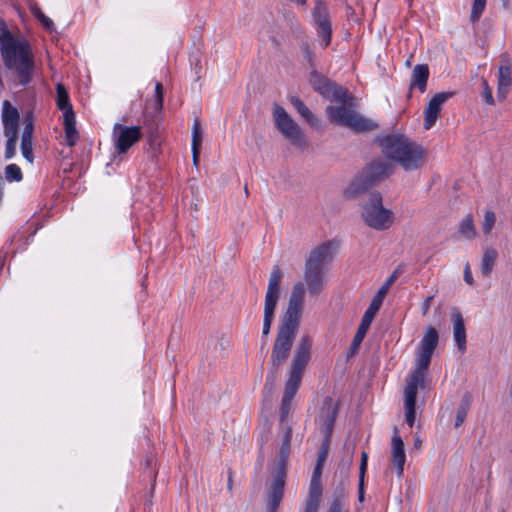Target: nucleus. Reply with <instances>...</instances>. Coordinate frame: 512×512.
<instances>
[{"mask_svg":"<svg viewBox=\"0 0 512 512\" xmlns=\"http://www.w3.org/2000/svg\"><path fill=\"white\" fill-rule=\"evenodd\" d=\"M244 193H246V195H248V188H247V186H245Z\"/></svg>","mask_w":512,"mask_h":512,"instance_id":"obj_62","label":"nucleus"},{"mask_svg":"<svg viewBox=\"0 0 512 512\" xmlns=\"http://www.w3.org/2000/svg\"><path fill=\"white\" fill-rule=\"evenodd\" d=\"M302 53H303V56L304 58L312 65V50L310 49L308 43H303L302 46Z\"/></svg>","mask_w":512,"mask_h":512,"instance_id":"obj_47","label":"nucleus"},{"mask_svg":"<svg viewBox=\"0 0 512 512\" xmlns=\"http://www.w3.org/2000/svg\"><path fill=\"white\" fill-rule=\"evenodd\" d=\"M311 346V338L303 336L295 349L280 406L281 423L287 420L290 413L292 400L300 387L304 371L310 360Z\"/></svg>","mask_w":512,"mask_h":512,"instance_id":"obj_5","label":"nucleus"},{"mask_svg":"<svg viewBox=\"0 0 512 512\" xmlns=\"http://www.w3.org/2000/svg\"><path fill=\"white\" fill-rule=\"evenodd\" d=\"M304 289L311 297L318 296L325 286V271L304 267ZM302 283V281H300Z\"/></svg>","mask_w":512,"mask_h":512,"instance_id":"obj_20","label":"nucleus"},{"mask_svg":"<svg viewBox=\"0 0 512 512\" xmlns=\"http://www.w3.org/2000/svg\"><path fill=\"white\" fill-rule=\"evenodd\" d=\"M338 414V406L332 400L327 397L324 400V405L319 416L320 431L324 436L326 444H329L330 437L333 432L334 424Z\"/></svg>","mask_w":512,"mask_h":512,"instance_id":"obj_16","label":"nucleus"},{"mask_svg":"<svg viewBox=\"0 0 512 512\" xmlns=\"http://www.w3.org/2000/svg\"><path fill=\"white\" fill-rule=\"evenodd\" d=\"M309 82L316 92L329 100L341 104H346L349 100L347 89L319 74L317 71L311 72Z\"/></svg>","mask_w":512,"mask_h":512,"instance_id":"obj_13","label":"nucleus"},{"mask_svg":"<svg viewBox=\"0 0 512 512\" xmlns=\"http://www.w3.org/2000/svg\"><path fill=\"white\" fill-rule=\"evenodd\" d=\"M0 51L6 68L15 71L21 86H27L33 79L35 68L30 44L27 41L18 40L2 19H0Z\"/></svg>","mask_w":512,"mask_h":512,"instance_id":"obj_2","label":"nucleus"},{"mask_svg":"<svg viewBox=\"0 0 512 512\" xmlns=\"http://www.w3.org/2000/svg\"><path fill=\"white\" fill-rule=\"evenodd\" d=\"M148 143H149L150 147L153 149H155L156 147H158L160 145L159 139H158L157 135H155V134H151L148 137Z\"/></svg>","mask_w":512,"mask_h":512,"instance_id":"obj_50","label":"nucleus"},{"mask_svg":"<svg viewBox=\"0 0 512 512\" xmlns=\"http://www.w3.org/2000/svg\"><path fill=\"white\" fill-rule=\"evenodd\" d=\"M496 222V216L493 211H486L484 215V221H483V232L485 234H489Z\"/></svg>","mask_w":512,"mask_h":512,"instance_id":"obj_42","label":"nucleus"},{"mask_svg":"<svg viewBox=\"0 0 512 512\" xmlns=\"http://www.w3.org/2000/svg\"><path fill=\"white\" fill-rule=\"evenodd\" d=\"M202 143V131L199 120H195L193 124L192 131V154H193V162L195 165L198 164L199 161V153L200 147Z\"/></svg>","mask_w":512,"mask_h":512,"instance_id":"obj_31","label":"nucleus"},{"mask_svg":"<svg viewBox=\"0 0 512 512\" xmlns=\"http://www.w3.org/2000/svg\"><path fill=\"white\" fill-rule=\"evenodd\" d=\"M326 113L333 123L348 127L356 132H367L377 128L372 120L344 106H328Z\"/></svg>","mask_w":512,"mask_h":512,"instance_id":"obj_11","label":"nucleus"},{"mask_svg":"<svg viewBox=\"0 0 512 512\" xmlns=\"http://www.w3.org/2000/svg\"><path fill=\"white\" fill-rule=\"evenodd\" d=\"M305 289L301 282H296L291 290L287 309L280 321L276 338L274 340L271 356L270 370L279 372L281 366L290 356L304 308Z\"/></svg>","mask_w":512,"mask_h":512,"instance_id":"obj_1","label":"nucleus"},{"mask_svg":"<svg viewBox=\"0 0 512 512\" xmlns=\"http://www.w3.org/2000/svg\"><path fill=\"white\" fill-rule=\"evenodd\" d=\"M433 296H428L422 304V313L426 315L431 307V303L433 301Z\"/></svg>","mask_w":512,"mask_h":512,"instance_id":"obj_49","label":"nucleus"},{"mask_svg":"<svg viewBox=\"0 0 512 512\" xmlns=\"http://www.w3.org/2000/svg\"><path fill=\"white\" fill-rule=\"evenodd\" d=\"M273 119L276 128L294 146L303 148L306 146L305 137L299 125L290 117L286 110L279 104H273Z\"/></svg>","mask_w":512,"mask_h":512,"instance_id":"obj_12","label":"nucleus"},{"mask_svg":"<svg viewBox=\"0 0 512 512\" xmlns=\"http://www.w3.org/2000/svg\"><path fill=\"white\" fill-rule=\"evenodd\" d=\"M154 464V458L152 456H148L145 460V466L147 468H151Z\"/></svg>","mask_w":512,"mask_h":512,"instance_id":"obj_56","label":"nucleus"},{"mask_svg":"<svg viewBox=\"0 0 512 512\" xmlns=\"http://www.w3.org/2000/svg\"><path fill=\"white\" fill-rule=\"evenodd\" d=\"M343 505L344 504H340L337 501L332 502L328 512H347V511H342Z\"/></svg>","mask_w":512,"mask_h":512,"instance_id":"obj_51","label":"nucleus"},{"mask_svg":"<svg viewBox=\"0 0 512 512\" xmlns=\"http://www.w3.org/2000/svg\"><path fill=\"white\" fill-rule=\"evenodd\" d=\"M429 77V68L427 64H418L414 67L412 76L410 89L416 87L420 92H425L427 87V81Z\"/></svg>","mask_w":512,"mask_h":512,"instance_id":"obj_25","label":"nucleus"},{"mask_svg":"<svg viewBox=\"0 0 512 512\" xmlns=\"http://www.w3.org/2000/svg\"><path fill=\"white\" fill-rule=\"evenodd\" d=\"M353 464V457L351 454H346L340 460L336 472L334 474V479H342L349 481V471Z\"/></svg>","mask_w":512,"mask_h":512,"instance_id":"obj_32","label":"nucleus"},{"mask_svg":"<svg viewBox=\"0 0 512 512\" xmlns=\"http://www.w3.org/2000/svg\"><path fill=\"white\" fill-rule=\"evenodd\" d=\"M482 87H483L482 96H483L485 102L489 105H493L495 101H494V98L492 95V89L489 87L488 82L485 79H482Z\"/></svg>","mask_w":512,"mask_h":512,"instance_id":"obj_44","label":"nucleus"},{"mask_svg":"<svg viewBox=\"0 0 512 512\" xmlns=\"http://www.w3.org/2000/svg\"><path fill=\"white\" fill-rule=\"evenodd\" d=\"M64 128L66 135V143L72 147L78 140V132L76 130L75 114L64 115Z\"/></svg>","mask_w":512,"mask_h":512,"instance_id":"obj_28","label":"nucleus"},{"mask_svg":"<svg viewBox=\"0 0 512 512\" xmlns=\"http://www.w3.org/2000/svg\"><path fill=\"white\" fill-rule=\"evenodd\" d=\"M453 321V337L456 342L457 348L461 353L466 350V329L462 314L458 310L452 313Z\"/></svg>","mask_w":512,"mask_h":512,"instance_id":"obj_24","label":"nucleus"},{"mask_svg":"<svg viewBox=\"0 0 512 512\" xmlns=\"http://www.w3.org/2000/svg\"><path fill=\"white\" fill-rule=\"evenodd\" d=\"M383 153L405 171L420 169L426 161L425 149L403 135H387L381 139Z\"/></svg>","mask_w":512,"mask_h":512,"instance_id":"obj_3","label":"nucleus"},{"mask_svg":"<svg viewBox=\"0 0 512 512\" xmlns=\"http://www.w3.org/2000/svg\"><path fill=\"white\" fill-rule=\"evenodd\" d=\"M283 272L278 265L274 266L269 277L267 291L264 303V317L262 327V337L269 335L274 320L275 310L281 294V281Z\"/></svg>","mask_w":512,"mask_h":512,"instance_id":"obj_10","label":"nucleus"},{"mask_svg":"<svg viewBox=\"0 0 512 512\" xmlns=\"http://www.w3.org/2000/svg\"><path fill=\"white\" fill-rule=\"evenodd\" d=\"M312 18L316 26L318 36L322 39L324 47L331 43L332 24L327 6L320 0L315 2Z\"/></svg>","mask_w":512,"mask_h":512,"instance_id":"obj_15","label":"nucleus"},{"mask_svg":"<svg viewBox=\"0 0 512 512\" xmlns=\"http://www.w3.org/2000/svg\"><path fill=\"white\" fill-rule=\"evenodd\" d=\"M438 341V331L434 327H428L416 351V368L405 387V406H416L417 389L424 384L425 372L429 368Z\"/></svg>","mask_w":512,"mask_h":512,"instance_id":"obj_4","label":"nucleus"},{"mask_svg":"<svg viewBox=\"0 0 512 512\" xmlns=\"http://www.w3.org/2000/svg\"><path fill=\"white\" fill-rule=\"evenodd\" d=\"M501 2H502V6L505 10L510 9V0H501Z\"/></svg>","mask_w":512,"mask_h":512,"instance_id":"obj_57","label":"nucleus"},{"mask_svg":"<svg viewBox=\"0 0 512 512\" xmlns=\"http://www.w3.org/2000/svg\"><path fill=\"white\" fill-rule=\"evenodd\" d=\"M328 446L329 444H326L324 439L322 443V450L318 455L317 464L324 465V462L326 461L327 458Z\"/></svg>","mask_w":512,"mask_h":512,"instance_id":"obj_46","label":"nucleus"},{"mask_svg":"<svg viewBox=\"0 0 512 512\" xmlns=\"http://www.w3.org/2000/svg\"><path fill=\"white\" fill-rule=\"evenodd\" d=\"M155 110L159 111L163 107V85L160 82L155 86Z\"/></svg>","mask_w":512,"mask_h":512,"instance_id":"obj_43","label":"nucleus"},{"mask_svg":"<svg viewBox=\"0 0 512 512\" xmlns=\"http://www.w3.org/2000/svg\"><path fill=\"white\" fill-rule=\"evenodd\" d=\"M19 119L18 110L8 100H5L2 109L4 132H19Z\"/></svg>","mask_w":512,"mask_h":512,"instance_id":"obj_23","label":"nucleus"},{"mask_svg":"<svg viewBox=\"0 0 512 512\" xmlns=\"http://www.w3.org/2000/svg\"><path fill=\"white\" fill-rule=\"evenodd\" d=\"M421 444H422V441L420 440V438L416 437L414 440V447L418 449L421 447Z\"/></svg>","mask_w":512,"mask_h":512,"instance_id":"obj_58","label":"nucleus"},{"mask_svg":"<svg viewBox=\"0 0 512 512\" xmlns=\"http://www.w3.org/2000/svg\"><path fill=\"white\" fill-rule=\"evenodd\" d=\"M367 469V463L361 462L360 463V469H359V480H362V483H364V476Z\"/></svg>","mask_w":512,"mask_h":512,"instance_id":"obj_53","label":"nucleus"},{"mask_svg":"<svg viewBox=\"0 0 512 512\" xmlns=\"http://www.w3.org/2000/svg\"><path fill=\"white\" fill-rule=\"evenodd\" d=\"M405 417L407 424L412 427L416 418L415 406H405Z\"/></svg>","mask_w":512,"mask_h":512,"instance_id":"obj_45","label":"nucleus"},{"mask_svg":"<svg viewBox=\"0 0 512 512\" xmlns=\"http://www.w3.org/2000/svg\"><path fill=\"white\" fill-rule=\"evenodd\" d=\"M323 465L317 464L314 467L313 474L311 477L308 496L305 501L307 504H312L316 506H320L323 487L321 484V475H322Z\"/></svg>","mask_w":512,"mask_h":512,"instance_id":"obj_22","label":"nucleus"},{"mask_svg":"<svg viewBox=\"0 0 512 512\" xmlns=\"http://www.w3.org/2000/svg\"><path fill=\"white\" fill-rule=\"evenodd\" d=\"M391 465L396 469L397 475L401 477L404 471V464L406 462V454L404 449V442L399 435L397 427H394L393 436L391 441Z\"/></svg>","mask_w":512,"mask_h":512,"instance_id":"obj_19","label":"nucleus"},{"mask_svg":"<svg viewBox=\"0 0 512 512\" xmlns=\"http://www.w3.org/2000/svg\"><path fill=\"white\" fill-rule=\"evenodd\" d=\"M291 104L297 110V112L311 125L317 127L319 125L318 119L314 114L305 106L303 101L298 97H291Z\"/></svg>","mask_w":512,"mask_h":512,"instance_id":"obj_29","label":"nucleus"},{"mask_svg":"<svg viewBox=\"0 0 512 512\" xmlns=\"http://www.w3.org/2000/svg\"><path fill=\"white\" fill-rule=\"evenodd\" d=\"M454 92H440L432 97L424 111V127L430 129L437 121L442 105L451 97Z\"/></svg>","mask_w":512,"mask_h":512,"instance_id":"obj_18","label":"nucleus"},{"mask_svg":"<svg viewBox=\"0 0 512 512\" xmlns=\"http://www.w3.org/2000/svg\"><path fill=\"white\" fill-rule=\"evenodd\" d=\"M471 403H472V395L470 392H466L463 395L461 402L457 408L456 420H455V425H454L455 428H458L465 421V418L470 409Z\"/></svg>","mask_w":512,"mask_h":512,"instance_id":"obj_30","label":"nucleus"},{"mask_svg":"<svg viewBox=\"0 0 512 512\" xmlns=\"http://www.w3.org/2000/svg\"><path fill=\"white\" fill-rule=\"evenodd\" d=\"M497 257H498V252L495 248H493V247L485 248V250L483 252V256H482V261H481V273L483 276H485V277L490 276L492 269L495 265V262L497 260Z\"/></svg>","mask_w":512,"mask_h":512,"instance_id":"obj_27","label":"nucleus"},{"mask_svg":"<svg viewBox=\"0 0 512 512\" xmlns=\"http://www.w3.org/2000/svg\"><path fill=\"white\" fill-rule=\"evenodd\" d=\"M150 477L153 479V481H155V479H156V472L155 471H150Z\"/></svg>","mask_w":512,"mask_h":512,"instance_id":"obj_61","label":"nucleus"},{"mask_svg":"<svg viewBox=\"0 0 512 512\" xmlns=\"http://www.w3.org/2000/svg\"><path fill=\"white\" fill-rule=\"evenodd\" d=\"M21 153L29 163H33L34 155L32 148V140H21Z\"/></svg>","mask_w":512,"mask_h":512,"instance_id":"obj_41","label":"nucleus"},{"mask_svg":"<svg viewBox=\"0 0 512 512\" xmlns=\"http://www.w3.org/2000/svg\"><path fill=\"white\" fill-rule=\"evenodd\" d=\"M5 180L8 182H20L23 179V174L17 164H9L4 170Z\"/></svg>","mask_w":512,"mask_h":512,"instance_id":"obj_36","label":"nucleus"},{"mask_svg":"<svg viewBox=\"0 0 512 512\" xmlns=\"http://www.w3.org/2000/svg\"><path fill=\"white\" fill-rule=\"evenodd\" d=\"M319 507L320 506L305 503L303 512H318Z\"/></svg>","mask_w":512,"mask_h":512,"instance_id":"obj_55","label":"nucleus"},{"mask_svg":"<svg viewBox=\"0 0 512 512\" xmlns=\"http://www.w3.org/2000/svg\"><path fill=\"white\" fill-rule=\"evenodd\" d=\"M464 280L469 285H473V283H474V279L472 276V272H471L469 263H466V265L464 267Z\"/></svg>","mask_w":512,"mask_h":512,"instance_id":"obj_48","label":"nucleus"},{"mask_svg":"<svg viewBox=\"0 0 512 512\" xmlns=\"http://www.w3.org/2000/svg\"><path fill=\"white\" fill-rule=\"evenodd\" d=\"M367 469V463L361 462L360 463V469H359V480H362V483H364V476Z\"/></svg>","mask_w":512,"mask_h":512,"instance_id":"obj_54","label":"nucleus"},{"mask_svg":"<svg viewBox=\"0 0 512 512\" xmlns=\"http://www.w3.org/2000/svg\"><path fill=\"white\" fill-rule=\"evenodd\" d=\"M392 172L393 165L391 163L383 160L373 161L351 181L350 185L345 190V195L347 197H356L376 183L384 180Z\"/></svg>","mask_w":512,"mask_h":512,"instance_id":"obj_7","label":"nucleus"},{"mask_svg":"<svg viewBox=\"0 0 512 512\" xmlns=\"http://www.w3.org/2000/svg\"><path fill=\"white\" fill-rule=\"evenodd\" d=\"M18 134L19 132H4V135L7 137L4 153V158L6 160L12 159L16 154Z\"/></svg>","mask_w":512,"mask_h":512,"instance_id":"obj_35","label":"nucleus"},{"mask_svg":"<svg viewBox=\"0 0 512 512\" xmlns=\"http://www.w3.org/2000/svg\"><path fill=\"white\" fill-rule=\"evenodd\" d=\"M32 14L38 19V21L48 32H52L54 30L53 21L47 17L39 7H33Z\"/></svg>","mask_w":512,"mask_h":512,"instance_id":"obj_37","label":"nucleus"},{"mask_svg":"<svg viewBox=\"0 0 512 512\" xmlns=\"http://www.w3.org/2000/svg\"><path fill=\"white\" fill-rule=\"evenodd\" d=\"M361 217L365 224L375 230H386L393 224V212L384 208L382 195L372 192L362 205Z\"/></svg>","mask_w":512,"mask_h":512,"instance_id":"obj_9","label":"nucleus"},{"mask_svg":"<svg viewBox=\"0 0 512 512\" xmlns=\"http://www.w3.org/2000/svg\"><path fill=\"white\" fill-rule=\"evenodd\" d=\"M33 131H34V125H33V118L32 115H27L25 119V126L22 132L21 140H32L33 138Z\"/></svg>","mask_w":512,"mask_h":512,"instance_id":"obj_40","label":"nucleus"},{"mask_svg":"<svg viewBox=\"0 0 512 512\" xmlns=\"http://www.w3.org/2000/svg\"><path fill=\"white\" fill-rule=\"evenodd\" d=\"M459 233L465 239H473L476 236V230L473 223L471 214L466 215L459 224Z\"/></svg>","mask_w":512,"mask_h":512,"instance_id":"obj_34","label":"nucleus"},{"mask_svg":"<svg viewBox=\"0 0 512 512\" xmlns=\"http://www.w3.org/2000/svg\"><path fill=\"white\" fill-rule=\"evenodd\" d=\"M277 374L278 372L273 373V371L269 369V374L267 375L266 382L263 388L265 399H269L273 395Z\"/></svg>","mask_w":512,"mask_h":512,"instance_id":"obj_38","label":"nucleus"},{"mask_svg":"<svg viewBox=\"0 0 512 512\" xmlns=\"http://www.w3.org/2000/svg\"><path fill=\"white\" fill-rule=\"evenodd\" d=\"M364 483H362V480H359L358 484V500L359 502L364 501Z\"/></svg>","mask_w":512,"mask_h":512,"instance_id":"obj_52","label":"nucleus"},{"mask_svg":"<svg viewBox=\"0 0 512 512\" xmlns=\"http://www.w3.org/2000/svg\"><path fill=\"white\" fill-rule=\"evenodd\" d=\"M333 259L332 243L324 242L314 248L305 262V267L325 271L324 266L331 262Z\"/></svg>","mask_w":512,"mask_h":512,"instance_id":"obj_17","label":"nucleus"},{"mask_svg":"<svg viewBox=\"0 0 512 512\" xmlns=\"http://www.w3.org/2000/svg\"><path fill=\"white\" fill-rule=\"evenodd\" d=\"M56 104L57 107L63 111L64 115L74 114L72 105L70 103L69 95L63 84L58 83L56 86Z\"/></svg>","mask_w":512,"mask_h":512,"instance_id":"obj_26","label":"nucleus"},{"mask_svg":"<svg viewBox=\"0 0 512 512\" xmlns=\"http://www.w3.org/2000/svg\"><path fill=\"white\" fill-rule=\"evenodd\" d=\"M399 276L398 270H395L389 278L386 280V282L383 284V286L378 290L377 294L373 297L369 307L365 311L361 323L356 331V334L354 335L353 341L349 348L348 356H353L357 353L362 341L364 340L367 331L369 330V327L375 318L377 312L379 311L384 298L391 287V285L396 281V279Z\"/></svg>","mask_w":512,"mask_h":512,"instance_id":"obj_8","label":"nucleus"},{"mask_svg":"<svg viewBox=\"0 0 512 512\" xmlns=\"http://www.w3.org/2000/svg\"><path fill=\"white\" fill-rule=\"evenodd\" d=\"M291 433V427H288L280 449L279 459L271 472L272 480L268 489L267 512H277L283 499L287 475L286 458L290 449Z\"/></svg>","mask_w":512,"mask_h":512,"instance_id":"obj_6","label":"nucleus"},{"mask_svg":"<svg viewBox=\"0 0 512 512\" xmlns=\"http://www.w3.org/2000/svg\"><path fill=\"white\" fill-rule=\"evenodd\" d=\"M502 64L498 70V91L497 97L500 100L505 99L512 85V65L511 60L507 54L501 55Z\"/></svg>","mask_w":512,"mask_h":512,"instance_id":"obj_21","label":"nucleus"},{"mask_svg":"<svg viewBox=\"0 0 512 512\" xmlns=\"http://www.w3.org/2000/svg\"><path fill=\"white\" fill-rule=\"evenodd\" d=\"M349 481L342 479H334V489H333V500L332 502H338L340 504H344V501L348 495L347 487Z\"/></svg>","mask_w":512,"mask_h":512,"instance_id":"obj_33","label":"nucleus"},{"mask_svg":"<svg viewBox=\"0 0 512 512\" xmlns=\"http://www.w3.org/2000/svg\"><path fill=\"white\" fill-rule=\"evenodd\" d=\"M486 6V0H474L471 10V21L476 22L479 20Z\"/></svg>","mask_w":512,"mask_h":512,"instance_id":"obj_39","label":"nucleus"},{"mask_svg":"<svg viewBox=\"0 0 512 512\" xmlns=\"http://www.w3.org/2000/svg\"><path fill=\"white\" fill-rule=\"evenodd\" d=\"M142 137L140 126H123L116 123L113 128V141L115 151L118 154L126 153L131 146L138 142Z\"/></svg>","mask_w":512,"mask_h":512,"instance_id":"obj_14","label":"nucleus"},{"mask_svg":"<svg viewBox=\"0 0 512 512\" xmlns=\"http://www.w3.org/2000/svg\"><path fill=\"white\" fill-rule=\"evenodd\" d=\"M228 489L231 490L232 489V473L229 472V477H228Z\"/></svg>","mask_w":512,"mask_h":512,"instance_id":"obj_59","label":"nucleus"},{"mask_svg":"<svg viewBox=\"0 0 512 512\" xmlns=\"http://www.w3.org/2000/svg\"><path fill=\"white\" fill-rule=\"evenodd\" d=\"M361 462L367 463V453L366 452L362 453V455H361Z\"/></svg>","mask_w":512,"mask_h":512,"instance_id":"obj_60","label":"nucleus"}]
</instances>
